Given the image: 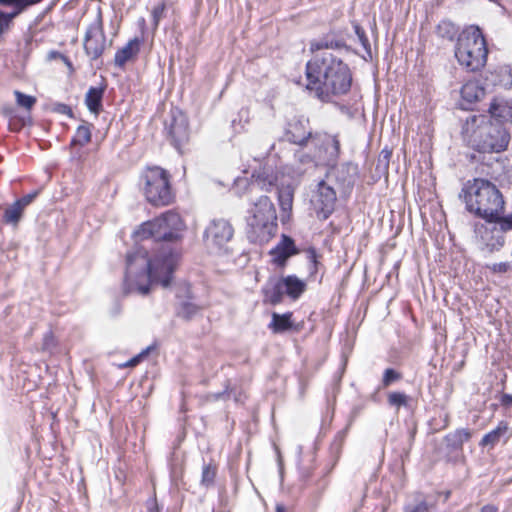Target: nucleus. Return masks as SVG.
<instances>
[{
	"instance_id": "1",
	"label": "nucleus",
	"mask_w": 512,
	"mask_h": 512,
	"mask_svg": "<svg viewBox=\"0 0 512 512\" xmlns=\"http://www.w3.org/2000/svg\"><path fill=\"white\" fill-rule=\"evenodd\" d=\"M182 227L180 215L173 211H167L139 227L135 232L136 237L142 241L153 239L157 248L152 257L145 245L135 253L127 254L124 294L138 293L145 296L153 284H160L163 288L170 287L180 256L176 242Z\"/></svg>"
},
{
	"instance_id": "2",
	"label": "nucleus",
	"mask_w": 512,
	"mask_h": 512,
	"mask_svg": "<svg viewBox=\"0 0 512 512\" xmlns=\"http://www.w3.org/2000/svg\"><path fill=\"white\" fill-rule=\"evenodd\" d=\"M307 89L323 102L347 94L352 85L349 66L331 52L317 53L306 64Z\"/></svg>"
},
{
	"instance_id": "3",
	"label": "nucleus",
	"mask_w": 512,
	"mask_h": 512,
	"mask_svg": "<svg viewBox=\"0 0 512 512\" xmlns=\"http://www.w3.org/2000/svg\"><path fill=\"white\" fill-rule=\"evenodd\" d=\"M459 197L463 199L468 212L486 222L499 219V215L504 211L505 201L501 191L487 179L468 180L463 185Z\"/></svg>"
},
{
	"instance_id": "4",
	"label": "nucleus",
	"mask_w": 512,
	"mask_h": 512,
	"mask_svg": "<svg viewBox=\"0 0 512 512\" xmlns=\"http://www.w3.org/2000/svg\"><path fill=\"white\" fill-rule=\"evenodd\" d=\"M461 134L467 145L480 153H500L506 150L510 141V134L504 125L485 115L468 117Z\"/></svg>"
},
{
	"instance_id": "5",
	"label": "nucleus",
	"mask_w": 512,
	"mask_h": 512,
	"mask_svg": "<svg viewBox=\"0 0 512 512\" xmlns=\"http://www.w3.org/2000/svg\"><path fill=\"white\" fill-rule=\"evenodd\" d=\"M486 40L478 27L459 35L455 48L458 62L470 71L481 69L487 61Z\"/></svg>"
},
{
	"instance_id": "6",
	"label": "nucleus",
	"mask_w": 512,
	"mask_h": 512,
	"mask_svg": "<svg viewBox=\"0 0 512 512\" xmlns=\"http://www.w3.org/2000/svg\"><path fill=\"white\" fill-rule=\"evenodd\" d=\"M140 185L146 200L153 206H167L174 200L171 176L159 166L147 167L140 176Z\"/></svg>"
},
{
	"instance_id": "7",
	"label": "nucleus",
	"mask_w": 512,
	"mask_h": 512,
	"mask_svg": "<svg viewBox=\"0 0 512 512\" xmlns=\"http://www.w3.org/2000/svg\"><path fill=\"white\" fill-rule=\"evenodd\" d=\"M249 210L247 224L260 241H268L277 231L276 209L270 198L260 196Z\"/></svg>"
},
{
	"instance_id": "8",
	"label": "nucleus",
	"mask_w": 512,
	"mask_h": 512,
	"mask_svg": "<svg viewBox=\"0 0 512 512\" xmlns=\"http://www.w3.org/2000/svg\"><path fill=\"white\" fill-rule=\"evenodd\" d=\"M307 284L296 275L270 277L262 287L263 302L270 305L281 304L287 296L292 301L298 300L306 291Z\"/></svg>"
},
{
	"instance_id": "9",
	"label": "nucleus",
	"mask_w": 512,
	"mask_h": 512,
	"mask_svg": "<svg viewBox=\"0 0 512 512\" xmlns=\"http://www.w3.org/2000/svg\"><path fill=\"white\" fill-rule=\"evenodd\" d=\"M109 46H111V42L107 44L102 12L99 9L94 20L86 29L83 39L84 52L91 61H96L101 58Z\"/></svg>"
},
{
	"instance_id": "10",
	"label": "nucleus",
	"mask_w": 512,
	"mask_h": 512,
	"mask_svg": "<svg viewBox=\"0 0 512 512\" xmlns=\"http://www.w3.org/2000/svg\"><path fill=\"white\" fill-rule=\"evenodd\" d=\"M234 229L225 219H213L203 233V240L207 248L220 252L232 239Z\"/></svg>"
},
{
	"instance_id": "11",
	"label": "nucleus",
	"mask_w": 512,
	"mask_h": 512,
	"mask_svg": "<svg viewBox=\"0 0 512 512\" xmlns=\"http://www.w3.org/2000/svg\"><path fill=\"white\" fill-rule=\"evenodd\" d=\"M43 0H0V7L11 8L6 12L0 9V42L4 35L14 27V20L25 12L29 7L36 5Z\"/></svg>"
},
{
	"instance_id": "12",
	"label": "nucleus",
	"mask_w": 512,
	"mask_h": 512,
	"mask_svg": "<svg viewBox=\"0 0 512 512\" xmlns=\"http://www.w3.org/2000/svg\"><path fill=\"white\" fill-rule=\"evenodd\" d=\"M474 232L481 249L489 253L499 251L505 244V234L494 222L477 223Z\"/></svg>"
},
{
	"instance_id": "13",
	"label": "nucleus",
	"mask_w": 512,
	"mask_h": 512,
	"mask_svg": "<svg viewBox=\"0 0 512 512\" xmlns=\"http://www.w3.org/2000/svg\"><path fill=\"white\" fill-rule=\"evenodd\" d=\"M315 132L310 127V121L304 117H294L288 121L284 138L291 144L306 147L314 141Z\"/></svg>"
},
{
	"instance_id": "14",
	"label": "nucleus",
	"mask_w": 512,
	"mask_h": 512,
	"mask_svg": "<svg viewBox=\"0 0 512 512\" xmlns=\"http://www.w3.org/2000/svg\"><path fill=\"white\" fill-rule=\"evenodd\" d=\"M312 146L317 151L320 162L331 167L336 165L340 155V141L337 136L315 132Z\"/></svg>"
},
{
	"instance_id": "15",
	"label": "nucleus",
	"mask_w": 512,
	"mask_h": 512,
	"mask_svg": "<svg viewBox=\"0 0 512 512\" xmlns=\"http://www.w3.org/2000/svg\"><path fill=\"white\" fill-rule=\"evenodd\" d=\"M328 181L335 183L343 194H350L358 177V166L351 162L332 166L326 175Z\"/></svg>"
},
{
	"instance_id": "16",
	"label": "nucleus",
	"mask_w": 512,
	"mask_h": 512,
	"mask_svg": "<svg viewBox=\"0 0 512 512\" xmlns=\"http://www.w3.org/2000/svg\"><path fill=\"white\" fill-rule=\"evenodd\" d=\"M472 437V432L467 428L456 429L443 438L444 452L447 462L457 463L464 459L463 444Z\"/></svg>"
},
{
	"instance_id": "17",
	"label": "nucleus",
	"mask_w": 512,
	"mask_h": 512,
	"mask_svg": "<svg viewBox=\"0 0 512 512\" xmlns=\"http://www.w3.org/2000/svg\"><path fill=\"white\" fill-rule=\"evenodd\" d=\"M336 200L337 195L334 187L324 180L320 181L313 200L317 217L326 220L334 211Z\"/></svg>"
},
{
	"instance_id": "18",
	"label": "nucleus",
	"mask_w": 512,
	"mask_h": 512,
	"mask_svg": "<svg viewBox=\"0 0 512 512\" xmlns=\"http://www.w3.org/2000/svg\"><path fill=\"white\" fill-rule=\"evenodd\" d=\"M345 31L340 29H330L327 33L323 34L317 39L310 41L309 49L312 53L322 50H341L350 51L345 39Z\"/></svg>"
},
{
	"instance_id": "19",
	"label": "nucleus",
	"mask_w": 512,
	"mask_h": 512,
	"mask_svg": "<svg viewBox=\"0 0 512 512\" xmlns=\"http://www.w3.org/2000/svg\"><path fill=\"white\" fill-rule=\"evenodd\" d=\"M167 135L170 143L182 153V148L189 141V126L184 115L172 116L171 121L166 124Z\"/></svg>"
},
{
	"instance_id": "20",
	"label": "nucleus",
	"mask_w": 512,
	"mask_h": 512,
	"mask_svg": "<svg viewBox=\"0 0 512 512\" xmlns=\"http://www.w3.org/2000/svg\"><path fill=\"white\" fill-rule=\"evenodd\" d=\"M299 253L294 240L285 234L282 235L280 242L270 251L273 256V263L279 267H284L287 260Z\"/></svg>"
},
{
	"instance_id": "21",
	"label": "nucleus",
	"mask_w": 512,
	"mask_h": 512,
	"mask_svg": "<svg viewBox=\"0 0 512 512\" xmlns=\"http://www.w3.org/2000/svg\"><path fill=\"white\" fill-rule=\"evenodd\" d=\"M252 178V187L257 185L261 189L269 191L277 186L279 175L273 166L265 164L253 172Z\"/></svg>"
},
{
	"instance_id": "22",
	"label": "nucleus",
	"mask_w": 512,
	"mask_h": 512,
	"mask_svg": "<svg viewBox=\"0 0 512 512\" xmlns=\"http://www.w3.org/2000/svg\"><path fill=\"white\" fill-rule=\"evenodd\" d=\"M512 437V428L506 421H501L495 429L485 434L479 445L490 448H494L500 441L506 443Z\"/></svg>"
},
{
	"instance_id": "23",
	"label": "nucleus",
	"mask_w": 512,
	"mask_h": 512,
	"mask_svg": "<svg viewBox=\"0 0 512 512\" xmlns=\"http://www.w3.org/2000/svg\"><path fill=\"white\" fill-rule=\"evenodd\" d=\"M142 41L143 40L141 38L135 37L129 40L124 47L119 49L115 53L114 57L115 66L123 68L128 61L136 59L137 55L140 52Z\"/></svg>"
},
{
	"instance_id": "24",
	"label": "nucleus",
	"mask_w": 512,
	"mask_h": 512,
	"mask_svg": "<svg viewBox=\"0 0 512 512\" xmlns=\"http://www.w3.org/2000/svg\"><path fill=\"white\" fill-rule=\"evenodd\" d=\"M489 113L494 122L503 124L507 121L512 123V104L507 101L494 99L490 104Z\"/></svg>"
},
{
	"instance_id": "25",
	"label": "nucleus",
	"mask_w": 512,
	"mask_h": 512,
	"mask_svg": "<svg viewBox=\"0 0 512 512\" xmlns=\"http://www.w3.org/2000/svg\"><path fill=\"white\" fill-rule=\"evenodd\" d=\"M106 90V85L101 87H90L85 95V104L88 110L99 115L102 110V99Z\"/></svg>"
},
{
	"instance_id": "26",
	"label": "nucleus",
	"mask_w": 512,
	"mask_h": 512,
	"mask_svg": "<svg viewBox=\"0 0 512 512\" xmlns=\"http://www.w3.org/2000/svg\"><path fill=\"white\" fill-rule=\"evenodd\" d=\"M291 318V312H287L284 314H278L274 312L272 314V321L269 324V327L272 329L274 333H284L293 328V322Z\"/></svg>"
},
{
	"instance_id": "27",
	"label": "nucleus",
	"mask_w": 512,
	"mask_h": 512,
	"mask_svg": "<svg viewBox=\"0 0 512 512\" xmlns=\"http://www.w3.org/2000/svg\"><path fill=\"white\" fill-rule=\"evenodd\" d=\"M436 33L443 39L453 41L459 33V27L450 20H442L436 27Z\"/></svg>"
},
{
	"instance_id": "28",
	"label": "nucleus",
	"mask_w": 512,
	"mask_h": 512,
	"mask_svg": "<svg viewBox=\"0 0 512 512\" xmlns=\"http://www.w3.org/2000/svg\"><path fill=\"white\" fill-rule=\"evenodd\" d=\"M24 208L20 206V204L15 201L13 204L9 205L3 215V221L6 224H11L13 226H17L23 216Z\"/></svg>"
},
{
	"instance_id": "29",
	"label": "nucleus",
	"mask_w": 512,
	"mask_h": 512,
	"mask_svg": "<svg viewBox=\"0 0 512 512\" xmlns=\"http://www.w3.org/2000/svg\"><path fill=\"white\" fill-rule=\"evenodd\" d=\"M484 94L483 88L479 87L475 82H468L464 84L461 88V96L464 100L472 103L477 100Z\"/></svg>"
},
{
	"instance_id": "30",
	"label": "nucleus",
	"mask_w": 512,
	"mask_h": 512,
	"mask_svg": "<svg viewBox=\"0 0 512 512\" xmlns=\"http://www.w3.org/2000/svg\"><path fill=\"white\" fill-rule=\"evenodd\" d=\"M433 506L432 503L428 502L421 495H418L413 501L405 504L404 512H430Z\"/></svg>"
},
{
	"instance_id": "31",
	"label": "nucleus",
	"mask_w": 512,
	"mask_h": 512,
	"mask_svg": "<svg viewBox=\"0 0 512 512\" xmlns=\"http://www.w3.org/2000/svg\"><path fill=\"white\" fill-rule=\"evenodd\" d=\"M91 126L83 124L76 129L75 136L71 141V145L85 146L91 141Z\"/></svg>"
},
{
	"instance_id": "32",
	"label": "nucleus",
	"mask_w": 512,
	"mask_h": 512,
	"mask_svg": "<svg viewBox=\"0 0 512 512\" xmlns=\"http://www.w3.org/2000/svg\"><path fill=\"white\" fill-rule=\"evenodd\" d=\"M316 158H318L316 150H315V155H311L302 150H299L295 153V159H296L297 163L304 166V168L301 172H305L308 168H315L318 164Z\"/></svg>"
},
{
	"instance_id": "33",
	"label": "nucleus",
	"mask_w": 512,
	"mask_h": 512,
	"mask_svg": "<svg viewBox=\"0 0 512 512\" xmlns=\"http://www.w3.org/2000/svg\"><path fill=\"white\" fill-rule=\"evenodd\" d=\"M294 191L290 186L278 189V200L283 211L291 210Z\"/></svg>"
},
{
	"instance_id": "34",
	"label": "nucleus",
	"mask_w": 512,
	"mask_h": 512,
	"mask_svg": "<svg viewBox=\"0 0 512 512\" xmlns=\"http://www.w3.org/2000/svg\"><path fill=\"white\" fill-rule=\"evenodd\" d=\"M217 475V467L211 463L204 465L202 469L201 485L211 487L214 485Z\"/></svg>"
},
{
	"instance_id": "35",
	"label": "nucleus",
	"mask_w": 512,
	"mask_h": 512,
	"mask_svg": "<svg viewBox=\"0 0 512 512\" xmlns=\"http://www.w3.org/2000/svg\"><path fill=\"white\" fill-rule=\"evenodd\" d=\"M200 310V307L192 302L181 303L177 315L184 320H191Z\"/></svg>"
},
{
	"instance_id": "36",
	"label": "nucleus",
	"mask_w": 512,
	"mask_h": 512,
	"mask_svg": "<svg viewBox=\"0 0 512 512\" xmlns=\"http://www.w3.org/2000/svg\"><path fill=\"white\" fill-rule=\"evenodd\" d=\"M409 397L403 392H390L387 402L390 406L400 408L408 405Z\"/></svg>"
},
{
	"instance_id": "37",
	"label": "nucleus",
	"mask_w": 512,
	"mask_h": 512,
	"mask_svg": "<svg viewBox=\"0 0 512 512\" xmlns=\"http://www.w3.org/2000/svg\"><path fill=\"white\" fill-rule=\"evenodd\" d=\"M402 379V374L393 368H387L384 370L382 378V387L387 388L394 382Z\"/></svg>"
},
{
	"instance_id": "38",
	"label": "nucleus",
	"mask_w": 512,
	"mask_h": 512,
	"mask_svg": "<svg viewBox=\"0 0 512 512\" xmlns=\"http://www.w3.org/2000/svg\"><path fill=\"white\" fill-rule=\"evenodd\" d=\"M352 26L362 47L367 53L371 54V46L365 30L357 22H352Z\"/></svg>"
},
{
	"instance_id": "39",
	"label": "nucleus",
	"mask_w": 512,
	"mask_h": 512,
	"mask_svg": "<svg viewBox=\"0 0 512 512\" xmlns=\"http://www.w3.org/2000/svg\"><path fill=\"white\" fill-rule=\"evenodd\" d=\"M16 97V102L19 106L24 107L28 110H30L34 104L36 103V98L30 95H26L20 91L14 92Z\"/></svg>"
},
{
	"instance_id": "40",
	"label": "nucleus",
	"mask_w": 512,
	"mask_h": 512,
	"mask_svg": "<svg viewBox=\"0 0 512 512\" xmlns=\"http://www.w3.org/2000/svg\"><path fill=\"white\" fill-rule=\"evenodd\" d=\"M165 3H159L158 5H156L153 10H152V19H153V26H154V29H157L158 28V25H159V22L160 20L162 19V17L164 16V12H165Z\"/></svg>"
},
{
	"instance_id": "41",
	"label": "nucleus",
	"mask_w": 512,
	"mask_h": 512,
	"mask_svg": "<svg viewBox=\"0 0 512 512\" xmlns=\"http://www.w3.org/2000/svg\"><path fill=\"white\" fill-rule=\"evenodd\" d=\"M307 258L309 260V270L311 274H314L317 272L318 269V254L315 248H309L307 250Z\"/></svg>"
},
{
	"instance_id": "42",
	"label": "nucleus",
	"mask_w": 512,
	"mask_h": 512,
	"mask_svg": "<svg viewBox=\"0 0 512 512\" xmlns=\"http://www.w3.org/2000/svg\"><path fill=\"white\" fill-rule=\"evenodd\" d=\"M493 222L497 224L498 228H501V231L505 234V232L512 230V213L505 217L499 215V219Z\"/></svg>"
},
{
	"instance_id": "43",
	"label": "nucleus",
	"mask_w": 512,
	"mask_h": 512,
	"mask_svg": "<svg viewBox=\"0 0 512 512\" xmlns=\"http://www.w3.org/2000/svg\"><path fill=\"white\" fill-rule=\"evenodd\" d=\"M489 269L494 273L504 274L512 271V261L498 262L489 266Z\"/></svg>"
},
{
	"instance_id": "44",
	"label": "nucleus",
	"mask_w": 512,
	"mask_h": 512,
	"mask_svg": "<svg viewBox=\"0 0 512 512\" xmlns=\"http://www.w3.org/2000/svg\"><path fill=\"white\" fill-rule=\"evenodd\" d=\"M152 347H147L146 349H144L142 352H140L138 355L134 356L133 358H131L127 363H126V366L128 367H134L136 365H138L145 357L148 356V354L150 353Z\"/></svg>"
},
{
	"instance_id": "45",
	"label": "nucleus",
	"mask_w": 512,
	"mask_h": 512,
	"mask_svg": "<svg viewBox=\"0 0 512 512\" xmlns=\"http://www.w3.org/2000/svg\"><path fill=\"white\" fill-rule=\"evenodd\" d=\"M38 191H33L29 194L24 195L23 197L17 199L16 201L20 204L22 208H26L28 205H30L35 198L38 196Z\"/></svg>"
},
{
	"instance_id": "46",
	"label": "nucleus",
	"mask_w": 512,
	"mask_h": 512,
	"mask_svg": "<svg viewBox=\"0 0 512 512\" xmlns=\"http://www.w3.org/2000/svg\"><path fill=\"white\" fill-rule=\"evenodd\" d=\"M53 111L60 113V114H65V115L69 116L70 118L73 117V111H72L71 107L64 103H55L53 106Z\"/></svg>"
},
{
	"instance_id": "47",
	"label": "nucleus",
	"mask_w": 512,
	"mask_h": 512,
	"mask_svg": "<svg viewBox=\"0 0 512 512\" xmlns=\"http://www.w3.org/2000/svg\"><path fill=\"white\" fill-rule=\"evenodd\" d=\"M52 346H54V337L52 333H47L43 339L42 349L49 350Z\"/></svg>"
},
{
	"instance_id": "48",
	"label": "nucleus",
	"mask_w": 512,
	"mask_h": 512,
	"mask_svg": "<svg viewBox=\"0 0 512 512\" xmlns=\"http://www.w3.org/2000/svg\"><path fill=\"white\" fill-rule=\"evenodd\" d=\"M146 512H160V509L155 499H150L147 501Z\"/></svg>"
},
{
	"instance_id": "49",
	"label": "nucleus",
	"mask_w": 512,
	"mask_h": 512,
	"mask_svg": "<svg viewBox=\"0 0 512 512\" xmlns=\"http://www.w3.org/2000/svg\"><path fill=\"white\" fill-rule=\"evenodd\" d=\"M500 403L501 405L506 407L512 405V395L506 393L502 394L500 398Z\"/></svg>"
},
{
	"instance_id": "50",
	"label": "nucleus",
	"mask_w": 512,
	"mask_h": 512,
	"mask_svg": "<svg viewBox=\"0 0 512 512\" xmlns=\"http://www.w3.org/2000/svg\"><path fill=\"white\" fill-rule=\"evenodd\" d=\"M64 57V54L58 52V51H55V50H52L48 53V59L49 60H52V59H61Z\"/></svg>"
},
{
	"instance_id": "51",
	"label": "nucleus",
	"mask_w": 512,
	"mask_h": 512,
	"mask_svg": "<svg viewBox=\"0 0 512 512\" xmlns=\"http://www.w3.org/2000/svg\"><path fill=\"white\" fill-rule=\"evenodd\" d=\"M480 512H499V510L495 505L487 504L481 508Z\"/></svg>"
},
{
	"instance_id": "52",
	"label": "nucleus",
	"mask_w": 512,
	"mask_h": 512,
	"mask_svg": "<svg viewBox=\"0 0 512 512\" xmlns=\"http://www.w3.org/2000/svg\"><path fill=\"white\" fill-rule=\"evenodd\" d=\"M62 61L66 64V66L70 69V70H73V65H72V62L70 61V59L64 55V57L62 58Z\"/></svg>"
},
{
	"instance_id": "53",
	"label": "nucleus",
	"mask_w": 512,
	"mask_h": 512,
	"mask_svg": "<svg viewBox=\"0 0 512 512\" xmlns=\"http://www.w3.org/2000/svg\"><path fill=\"white\" fill-rule=\"evenodd\" d=\"M276 512H288V510L283 504H277Z\"/></svg>"
},
{
	"instance_id": "54",
	"label": "nucleus",
	"mask_w": 512,
	"mask_h": 512,
	"mask_svg": "<svg viewBox=\"0 0 512 512\" xmlns=\"http://www.w3.org/2000/svg\"><path fill=\"white\" fill-rule=\"evenodd\" d=\"M381 155H383L384 159L388 162L389 157L391 155L390 151L382 150Z\"/></svg>"
},
{
	"instance_id": "55",
	"label": "nucleus",
	"mask_w": 512,
	"mask_h": 512,
	"mask_svg": "<svg viewBox=\"0 0 512 512\" xmlns=\"http://www.w3.org/2000/svg\"><path fill=\"white\" fill-rule=\"evenodd\" d=\"M226 392H223V393H218V394H215L214 395V398L215 399H220Z\"/></svg>"
}]
</instances>
